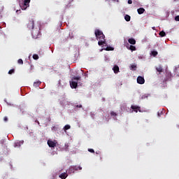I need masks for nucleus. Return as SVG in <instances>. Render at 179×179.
Returning <instances> with one entry per match:
<instances>
[{
    "instance_id": "obj_26",
    "label": "nucleus",
    "mask_w": 179,
    "mask_h": 179,
    "mask_svg": "<svg viewBox=\"0 0 179 179\" xmlns=\"http://www.w3.org/2000/svg\"><path fill=\"white\" fill-rule=\"evenodd\" d=\"M17 64H19L20 65H23V59H19L17 60Z\"/></svg>"
},
{
    "instance_id": "obj_18",
    "label": "nucleus",
    "mask_w": 179,
    "mask_h": 179,
    "mask_svg": "<svg viewBox=\"0 0 179 179\" xmlns=\"http://www.w3.org/2000/svg\"><path fill=\"white\" fill-rule=\"evenodd\" d=\"M73 167L74 169V171H78V170H82V167L81 166H73Z\"/></svg>"
},
{
    "instance_id": "obj_39",
    "label": "nucleus",
    "mask_w": 179,
    "mask_h": 179,
    "mask_svg": "<svg viewBox=\"0 0 179 179\" xmlns=\"http://www.w3.org/2000/svg\"><path fill=\"white\" fill-rule=\"evenodd\" d=\"M16 12H17H17H19V10H17Z\"/></svg>"
},
{
    "instance_id": "obj_41",
    "label": "nucleus",
    "mask_w": 179,
    "mask_h": 179,
    "mask_svg": "<svg viewBox=\"0 0 179 179\" xmlns=\"http://www.w3.org/2000/svg\"><path fill=\"white\" fill-rule=\"evenodd\" d=\"M113 1H115V0H113Z\"/></svg>"
},
{
    "instance_id": "obj_2",
    "label": "nucleus",
    "mask_w": 179,
    "mask_h": 179,
    "mask_svg": "<svg viewBox=\"0 0 179 179\" xmlns=\"http://www.w3.org/2000/svg\"><path fill=\"white\" fill-rule=\"evenodd\" d=\"M95 36L99 41V45H104L106 44V36L103 34V31H100V29H95L94 31Z\"/></svg>"
},
{
    "instance_id": "obj_30",
    "label": "nucleus",
    "mask_w": 179,
    "mask_h": 179,
    "mask_svg": "<svg viewBox=\"0 0 179 179\" xmlns=\"http://www.w3.org/2000/svg\"><path fill=\"white\" fill-rule=\"evenodd\" d=\"M88 152H90V153H94V150H93L92 148H89Z\"/></svg>"
},
{
    "instance_id": "obj_14",
    "label": "nucleus",
    "mask_w": 179,
    "mask_h": 179,
    "mask_svg": "<svg viewBox=\"0 0 179 179\" xmlns=\"http://www.w3.org/2000/svg\"><path fill=\"white\" fill-rule=\"evenodd\" d=\"M137 12H138V15H142V13H143L145 12V8H140L137 10Z\"/></svg>"
},
{
    "instance_id": "obj_35",
    "label": "nucleus",
    "mask_w": 179,
    "mask_h": 179,
    "mask_svg": "<svg viewBox=\"0 0 179 179\" xmlns=\"http://www.w3.org/2000/svg\"><path fill=\"white\" fill-rule=\"evenodd\" d=\"M18 142H20V145L22 146V145H23V143H24V141H18Z\"/></svg>"
},
{
    "instance_id": "obj_13",
    "label": "nucleus",
    "mask_w": 179,
    "mask_h": 179,
    "mask_svg": "<svg viewBox=\"0 0 179 179\" xmlns=\"http://www.w3.org/2000/svg\"><path fill=\"white\" fill-rule=\"evenodd\" d=\"M59 178H62V179H65L66 178V177H68V173H62V174H60L59 176Z\"/></svg>"
},
{
    "instance_id": "obj_8",
    "label": "nucleus",
    "mask_w": 179,
    "mask_h": 179,
    "mask_svg": "<svg viewBox=\"0 0 179 179\" xmlns=\"http://www.w3.org/2000/svg\"><path fill=\"white\" fill-rule=\"evenodd\" d=\"M27 27L30 30H33V29H34V20L29 21V22L28 23Z\"/></svg>"
},
{
    "instance_id": "obj_7",
    "label": "nucleus",
    "mask_w": 179,
    "mask_h": 179,
    "mask_svg": "<svg viewBox=\"0 0 179 179\" xmlns=\"http://www.w3.org/2000/svg\"><path fill=\"white\" fill-rule=\"evenodd\" d=\"M48 145L49 148H55L57 146V143H55V142H54L51 140L48 141Z\"/></svg>"
},
{
    "instance_id": "obj_32",
    "label": "nucleus",
    "mask_w": 179,
    "mask_h": 179,
    "mask_svg": "<svg viewBox=\"0 0 179 179\" xmlns=\"http://www.w3.org/2000/svg\"><path fill=\"white\" fill-rule=\"evenodd\" d=\"M111 50H113V49L111 48H108V47H107L106 49V51H111Z\"/></svg>"
},
{
    "instance_id": "obj_31",
    "label": "nucleus",
    "mask_w": 179,
    "mask_h": 179,
    "mask_svg": "<svg viewBox=\"0 0 179 179\" xmlns=\"http://www.w3.org/2000/svg\"><path fill=\"white\" fill-rule=\"evenodd\" d=\"M175 20L176 22H179V15H177V16L175 17Z\"/></svg>"
},
{
    "instance_id": "obj_20",
    "label": "nucleus",
    "mask_w": 179,
    "mask_h": 179,
    "mask_svg": "<svg viewBox=\"0 0 179 179\" xmlns=\"http://www.w3.org/2000/svg\"><path fill=\"white\" fill-rule=\"evenodd\" d=\"M20 142L19 141H16L15 143H14V147L15 148H20Z\"/></svg>"
},
{
    "instance_id": "obj_1",
    "label": "nucleus",
    "mask_w": 179,
    "mask_h": 179,
    "mask_svg": "<svg viewBox=\"0 0 179 179\" xmlns=\"http://www.w3.org/2000/svg\"><path fill=\"white\" fill-rule=\"evenodd\" d=\"M95 36L99 41V45H104L106 44V36L103 34V31H100V29H95L94 31Z\"/></svg>"
},
{
    "instance_id": "obj_27",
    "label": "nucleus",
    "mask_w": 179,
    "mask_h": 179,
    "mask_svg": "<svg viewBox=\"0 0 179 179\" xmlns=\"http://www.w3.org/2000/svg\"><path fill=\"white\" fill-rule=\"evenodd\" d=\"M110 115L112 117H117V113L114 111L110 112Z\"/></svg>"
},
{
    "instance_id": "obj_23",
    "label": "nucleus",
    "mask_w": 179,
    "mask_h": 179,
    "mask_svg": "<svg viewBox=\"0 0 179 179\" xmlns=\"http://www.w3.org/2000/svg\"><path fill=\"white\" fill-rule=\"evenodd\" d=\"M163 114H164V112L163 110L158 111V113H157L158 117H162Z\"/></svg>"
},
{
    "instance_id": "obj_34",
    "label": "nucleus",
    "mask_w": 179,
    "mask_h": 179,
    "mask_svg": "<svg viewBox=\"0 0 179 179\" xmlns=\"http://www.w3.org/2000/svg\"><path fill=\"white\" fill-rule=\"evenodd\" d=\"M128 3H129V5H131V3H132V0H128Z\"/></svg>"
},
{
    "instance_id": "obj_38",
    "label": "nucleus",
    "mask_w": 179,
    "mask_h": 179,
    "mask_svg": "<svg viewBox=\"0 0 179 179\" xmlns=\"http://www.w3.org/2000/svg\"><path fill=\"white\" fill-rule=\"evenodd\" d=\"M32 35H34V30L32 31Z\"/></svg>"
},
{
    "instance_id": "obj_33",
    "label": "nucleus",
    "mask_w": 179,
    "mask_h": 179,
    "mask_svg": "<svg viewBox=\"0 0 179 179\" xmlns=\"http://www.w3.org/2000/svg\"><path fill=\"white\" fill-rule=\"evenodd\" d=\"M76 107L77 108H82V105H77Z\"/></svg>"
},
{
    "instance_id": "obj_19",
    "label": "nucleus",
    "mask_w": 179,
    "mask_h": 179,
    "mask_svg": "<svg viewBox=\"0 0 179 179\" xmlns=\"http://www.w3.org/2000/svg\"><path fill=\"white\" fill-rule=\"evenodd\" d=\"M124 20H126V22H129L131 20V16L126 15L124 16Z\"/></svg>"
},
{
    "instance_id": "obj_29",
    "label": "nucleus",
    "mask_w": 179,
    "mask_h": 179,
    "mask_svg": "<svg viewBox=\"0 0 179 179\" xmlns=\"http://www.w3.org/2000/svg\"><path fill=\"white\" fill-rule=\"evenodd\" d=\"M33 58L36 60L38 59V55H34Z\"/></svg>"
},
{
    "instance_id": "obj_28",
    "label": "nucleus",
    "mask_w": 179,
    "mask_h": 179,
    "mask_svg": "<svg viewBox=\"0 0 179 179\" xmlns=\"http://www.w3.org/2000/svg\"><path fill=\"white\" fill-rule=\"evenodd\" d=\"M13 73H15V69H10L9 71H8V74L9 75H12Z\"/></svg>"
},
{
    "instance_id": "obj_36",
    "label": "nucleus",
    "mask_w": 179,
    "mask_h": 179,
    "mask_svg": "<svg viewBox=\"0 0 179 179\" xmlns=\"http://www.w3.org/2000/svg\"><path fill=\"white\" fill-rule=\"evenodd\" d=\"M3 120L6 122V121H8V117H4Z\"/></svg>"
},
{
    "instance_id": "obj_15",
    "label": "nucleus",
    "mask_w": 179,
    "mask_h": 179,
    "mask_svg": "<svg viewBox=\"0 0 179 179\" xmlns=\"http://www.w3.org/2000/svg\"><path fill=\"white\" fill-rule=\"evenodd\" d=\"M136 64H133L130 66V70L131 71H136Z\"/></svg>"
},
{
    "instance_id": "obj_37",
    "label": "nucleus",
    "mask_w": 179,
    "mask_h": 179,
    "mask_svg": "<svg viewBox=\"0 0 179 179\" xmlns=\"http://www.w3.org/2000/svg\"><path fill=\"white\" fill-rule=\"evenodd\" d=\"M37 124H38V125H40V122H38V120H36Z\"/></svg>"
},
{
    "instance_id": "obj_3",
    "label": "nucleus",
    "mask_w": 179,
    "mask_h": 179,
    "mask_svg": "<svg viewBox=\"0 0 179 179\" xmlns=\"http://www.w3.org/2000/svg\"><path fill=\"white\" fill-rule=\"evenodd\" d=\"M78 80H80V76L73 77L70 82L71 89H76L78 87Z\"/></svg>"
},
{
    "instance_id": "obj_16",
    "label": "nucleus",
    "mask_w": 179,
    "mask_h": 179,
    "mask_svg": "<svg viewBox=\"0 0 179 179\" xmlns=\"http://www.w3.org/2000/svg\"><path fill=\"white\" fill-rule=\"evenodd\" d=\"M174 72L176 76H179V66L175 68Z\"/></svg>"
},
{
    "instance_id": "obj_17",
    "label": "nucleus",
    "mask_w": 179,
    "mask_h": 179,
    "mask_svg": "<svg viewBox=\"0 0 179 179\" xmlns=\"http://www.w3.org/2000/svg\"><path fill=\"white\" fill-rule=\"evenodd\" d=\"M40 85H41V81H37V82H35L34 83V87H38L40 86Z\"/></svg>"
},
{
    "instance_id": "obj_4",
    "label": "nucleus",
    "mask_w": 179,
    "mask_h": 179,
    "mask_svg": "<svg viewBox=\"0 0 179 179\" xmlns=\"http://www.w3.org/2000/svg\"><path fill=\"white\" fill-rule=\"evenodd\" d=\"M31 0H24V3L22 4H20V6L22 10H26L27 8H29V3H30Z\"/></svg>"
},
{
    "instance_id": "obj_5",
    "label": "nucleus",
    "mask_w": 179,
    "mask_h": 179,
    "mask_svg": "<svg viewBox=\"0 0 179 179\" xmlns=\"http://www.w3.org/2000/svg\"><path fill=\"white\" fill-rule=\"evenodd\" d=\"M131 108H132L133 111H134V113H138V111L141 113V107L138 106L136 105H132L131 106Z\"/></svg>"
},
{
    "instance_id": "obj_21",
    "label": "nucleus",
    "mask_w": 179,
    "mask_h": 179,
    "mask_svg": "<svg viewBox=\"0 0 179 179\" xmlns=\"http://www.w3.org/2000/svg\"><path fill=\"white\" fill-rule=\"evenodd\" d=\"M68 129H71V125L66 124L64 127V131H68Z\"/></svg>"
},
{
    "instance_id": "obj_22",
    "label": "nucleus",
    "mask_w": 179,
    "mask_h": 179,
    "mask_svg": "<svg viewBox=\"0 0 179 179\" xmlns=\"http://www.w3.org/2000/svg\"><path fill=\"white\" fill-rule=\"evenodd\" d=\"M159 36L161 37H166V32H164V31H162L159 32Z\"/></svg>"
},
{
    "instance_id": "obj_12",
    "label": "nucleus",
    "mask_w": 179,
    "mask_h": 179,
    "mask_svg": "<svg viewBox=\"0 0 179 179\" xmlns=\"http://www.w3.org/2000/svg\"><path fill=\"white\" fill-rule=\"evenodd\" d=\"M128 41H129V44H132V45H135V44H136V41H135L134 38H129L128 40Z\"/></svg>"
},
{
    "instance_id": "obj_10",
    "label": "nucleus",
    "mask_w": 179,
    "mask_h": 179,
    "mask_svg": "<svg viewBox=\"0 0 179 179\" xmlns=\"http://www.w3.org/2000/svg\"><path fill=\"white\" fill-rule=\"evenodd\" d=\"M67 173H69V174H72L73 173H75V169L73 166H70L69 169L67 170Z\"/></svg>"
},
{
    "instance_id": "obj_6",
    "label": "nucleus",
    "mask_w": 179,
    "mask_h": 179,
    "mask_svg": "<svg viewBox=\"0 0 179 179\" xmlns=\"http://www.w3.org/2000/svg\"><path fill=\"white\" fill-rule=\"evenodd\" d=\"M137 83L139 85H143V83H145V78L142 76H138L137 78Z\"/></svg>"
},
{
    "instance_id": "obj_24",
    "label": "nucleus",
    "mask_w": 179,
    "mask_h": 179,
    "mask_svg": "<svg viewBox=\"0 0 179 179\" xmlns=\"http://www.w3.org/2000/svg\"><path fill=\"white\" fill-rule=\"evenodd\" d=\"M129 50H131V51H136V48L134 45H130Z\"/></svg>"
},
{
    "instance_id": "obj_9",
    "label": "nucleus",
    "mask_w": 179,
    "mask_h": 179,
    "mask_svg": "<svg viewBox=\"0 0 179 179\" xmlns=\"http://www.w3.org/2000/svg\"><path fill=\"white\" fill-rule=\"evenodd\" d=\"M156 71L157 72H159V75H160L162 73V72H163V67H162V66H158L157 67L155 68Z\"/></svg>"
},
{
    "instance_id": "obj_40",
    "label": "nucleus",
    "mask_w": 179,
    "mask_h": 179,
    "mask_svg": "<svg viewBox=\"0 0 179 179\" xmlns=\"http://www.w3.org/2000/svg\"><path fill=\"white\" fill-rule=\"evenodd\" d=\"M174 1H178V0H174Z\"/></svg>"
},
{
    "instance_id": "obj_11",
    "label": "nucleus",
    "mask_w": 179,
    "mask_h": 179,
    "mask_svg": "<svg viewBox=\"0 0 179 179\" xmlns=\"http://www.w3.org/2000/svg\"><path fill=\"white\" fill-rule=\"evenodd\" d=\"M113 69L115 73H118V72H120V67L117 65H115Z\"/></svg>"
},
{
    "instance_id": "obj_25",
    "label": "nucleus",
    "mask_w": 179,
    "mask_h": 179,
    "mask_svg": "<svg viewBox=\"0 0 179 179\" xmlns=\"http://www.w3.org/2000/svg\"><path fill=\"white\" fill-rule=\"evenodd\" d=\"M151 54H152V55L153 57H156L158 53H157V51L153 50V51L151 52Z\"/></svg>"
}]
</instances>
